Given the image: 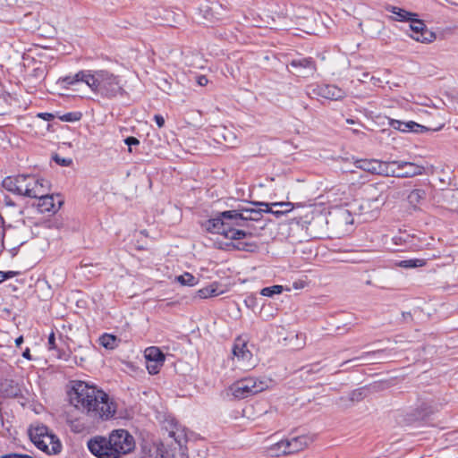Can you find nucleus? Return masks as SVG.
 <instances>
[{"label":"nucleus","mask_w":458,"mask_h":458,"mask_svg":"<svg viewBox=\"0 0 458 458\" xmlns=\"http://www.w3.org/2000/svg\"><path fill=\"white\" fill-rule=\"evenodd\" d=\"M176 281L180 283L182 285L187 286H194L198 284L197 278L192 276L191 273H184L176 277Z\"/></svg>","instance_id":"c756f323"},{"label":"nucleus","mask_w":458,"mask_h":458,"mask_svg":"<svg viewBox=\"0 0 458 458\" xmlns=\"http://www.w3.org/2000/svg\"><path fill=\"white\" fill-rule=\"evenodd\" d=\"M256 205L264 207V211H266V213H271L276 217L290 212L293 208V204L291 202H274L271 204L258 202Z\"/></svg>","instance_id":"dca6fc26"},{"label":"nucleus","mask_w":458,"mask_h":458,"mask_svg":"<svg viewBox=\"0 0 458 458\" xmlns=\"http://www.w3.org/2000/svg\"><path fill=\"white\" fill-rule=\"evenodd\" d=\"M283 292L282 285H273L270 287H265L261 290L260 293L263 296L271 297L275 294H280Z\"/></svg>","instance_id":"7c9ffc66"},{"label":"nucleus","mask_w":458,"mask_h":458,"mask_svg":"<svg viewBox=\"0 0 458 458\" xmlns=\"http://www.w3.org/2000/svg\"><path fill=\"white\" fill-rule=\"evenodd\" d=\"M248 301H249V300H246V301H245V303H246L247 305H248ZM250 301H251V303H253V302L255 301V300H254L253 298H250Z\"/></svg>","instance_id":"09e8293b"},{"label":"nucleus","mask_w":458,"mask_h":458,"mask_svg":"<svg viewBox=\"0 0 458 458\" xmlns=\"http://www.w3.org/2000/svg\"><path fill=\"white\" fill-rule=\"evenodd\" d=\"M31 442L47 454H56L61 452L62 444L58 437L44 425H32L29 428Z\"/></svg>","instance_id":"20e7f679"},{"label":"nucleus","mask_w":458,"mask_h":458,"mask_svg":"<svg viewBox=\"0 0 458 458\" xmlns=\"http://www.w3.org/2000/svg\"><path fill=\"white\" fill-rule=\"evenodd\" d=\"M23 343V337L21 335L18 338L15 339V344L16 346H21V344Z\"/></svg>","instance_id":"c03bdc74"},{"label":"nucleus","mask_w":458,"mask_h":458,"mask_svg":"<svg viewBox=\"0 0 458 458\" xmlns=\"http://www.w3.org/2000/svg\"><path fill=\"white\" fill-rule=\"evenodd\" d=\"M208 78L206 76H199L198 78V83L200 86H205V85L208 84Z\"/></svg>","instance_id":"a19ab883"},{"label":"nucleus","mask_w":458,"mask_h":458,"mask_svg":"<svg viewBox=\"0 0 458 458\" xmlns=\"http://www.w3.org/2000/svg\"><path fill=\"white\" fill-rule=\"evenodd\" d=\"M164 365V362L157 361H148L147 360V369L149 374L156 375L159 372L161 367Z\"/></svg>","instance_id":"2f4dec72"},{"label":"nucleus","mask_w":458,"mask_h":458,"mask_svg":"<svg viewBox=\"0 0 458 458\" xmlns=\"http://www.w3.org/2000/svg\"><path fill=\"white\" fill-rule=\"evenodd\" d=\"M205 228L210 233L222 234L231 240H240L252 235L250 232L233 228L231 219L224 217L223 212L218 216L208 219L205 223Z\"/></svg>","instance_id":"423d86ee"},{"label":"nucleus","mask_w":458,"mask_h":458,"mask_svg":"<svg viewBox=\"0 0 458 458\" xmlns=\"http://www.w3.org/2000/svg\"><path fill=\"white\" fill-rule=\"evenodd\" d=\"M169 436L173 438H174V440L178 443V444H181V439H180V436H176V433L174 431H170L169 432Z\"/></svg>","instance_id":"37998d69"},{"label":"nucleus","mask_w":458,"mask_h":458,"mask_svg":"<svg viewBox=\"0 0 458 458\" xmlns=\"http://www.w3.org/2000/svg\"><path fill=\"white\" fill-rule=\"evenodd\" d=\"M346 122H347L348 123H352H352H354V121H353V120H352V119H347V120H346Z\"/></svg>","instance_id":"8fccbe9b"},{"label":"nucleus","mask_w":458,"mask_h":458,"mask_svg":"<svg viewBox=\"0 0 458 458\" xmlns=\"http://www.w3.org/2000/svg\"><path fill=\"white\" fill-rule=\"evenodd\" d=\"M389 165V172L393 174L389 176L398 178H409L415 175L422 174L424 167L418 165L414 163L404 162V161H391Z\"/></svg>","instance_id":"1a4fd4ad"},{"label":"nucleus","mask_w":458,"mask_h":458,"mask_svg":"<svg viewBox=\"0 0 458 458\" xmlns=\"http://www.w3.org/2000/svg\"><path fill=\"white\" fill-rule=\"evenodd\" d=\"M35 198L38 199V206L41 212H51L56 210L54 196L48 193V189L45 191V194Z\"/></svg>","instance_id":"aec40b11"},{"label":"nucleus","mask_w":458,"mask_h":458,"mask_svg":"<svg viewBox=\"0 0 458 458\" xmlns=\"http://www.w3.org/2000/svg\"><path fill=\"white\" fill-rule=\"evenodd\" d=\"M219 294L216 286L214 284L208 285L207 287H204L202 289H199L197 292V295L200 299H207L213 296H217Z\"/></svg>","instance_id":"c85d7f7f"},{"label":"nucleus","mask_w":458,"mask_h":458,"mask_svg":"<svg viewBox=\"0 0 458 458\" xmlns=\"http://www.w3.org/2000/svg\"><path fill=\"white\" fill-rule=\"evenodd\" d=\"M390 162H384L377 159H360L355 162V166L373 174L389 176L393 173L389 172Z\"/></svg>","instance_id":"9d476101"},{"label":"nucleus","mask_w":458,"mask_h":458,"mask_svg":"<svg viewBox=\"0 0 458 458\" xmlns=\"http://www.w3.org/2000/svg\"><path fill=\"white\" fill-rule=\"evenodd\" d=\"M390 124L394 129L401 131L422 132L428 131L425 126L420 125L413 121L401 122L398 120H392Z\"/></svg>","instance_id":"a211bd4d"},{"label":"nucleus","mask_w":458,"mask_h":458,"mask_svg":"<svg viewBox=\"0 0 458 458\" xmlns=\"http://www.w3.org/2000/svg\"><path fill=\"white\" fill-rule=\"evenodd\" d=\"M267 452L271 456L290 454L286 439H283L276 444L271 445L267 448Z\"/></svg>","instance_id":"4be33fe9"},{"label":"nucleus","mask_w":458,"mask_h":458,"mask_svg":"<svg viewBox=\"0 0 458 458\" xmlns=\"http://www.w3.org/2000/svg\"><path fill=\"white\" fill-rule=\"evenodd\" d=\"M60 81L65 86L84 82L94 93L107 98L123 92L119 77L107 70H83L72 76L64 77Z\"/></svg>","instance_id":"f03ea898"},{"label":"nucleus","mask_w":458,"mask_h":458,"mask_svg":"<svg viewBox=\"0 0 458 458\" xmlns=\"http://www.w3.org/2000/svg\"><path fill=\"white\" fill-rule=\"evenodd\" d=\"M215 137L218 143H223L227 148H235L240 142L236 133L226 127L217 128L215 131Z\"/></svg>","instance_id":"2eb2a0df"},{"label":"nucleus","mask_w":458,"mask_h":458,"mask_svg":"<svg viewBox=\"0 0 458 458\" xmlns=\"http://www.w3.org/2000/svg\"><path fill=\"white\" fill-rule=\"evenodd\" d=\"M361 399H362V394L360 390L353 391L350 395V400L352 402L360 401Z\"/></svg>","instance_id":"4c0bfd02"},{"label":"nucleus","mask_w":458,"mask_h":458,"mask_svg":"<svg viewBox=\"0 0 458 458\" xmlns=\"http://www.w3.org/2000/svg\"><path fill=\"white\" fill-rule=\"evenodd\" d=\"M69 398L76 409L93 419L109 420L117 410L116 403L106 393L83 381L72 382Z\"/></svg>","instance_id":"f257e3e1"},{"label":"nucleus","mask_w":458,"mask_h":458,"mask_svg":"<svg viewBox=\"0 0 458 458\" xmlns=\"http://www.w3.org/2000/svg\"><path fill=\"white\" fill-rule=\"evenodd\" d=\"M236 248H237L238 250H246V249H245V247L241 246V243H238V244L236 245Z\"/></svg>","instance_id":"de8ad7c7"},{"label":"nucleus","mask_w":458,"mask_h":458,"mask_svg":"<svg viewBox=\"0 0 458 458\" xmlns=\"http://www.w3.org/2000/svg\"><path fill=\"white\" fill-rule=\"evenodd\" d=\"M394 265L403 268H415L425 266L426 260L423 259H411L396 261Z\"/></svg>","instance_id":"393cba45"},{"label":"nucleus","mask_w":458,"mask_h":458,"mask_svg":"<svg viewBox=\"0 0 458 458\" xmlns=\"http://www.w3.org/2000/svg\"><path fill=\"white\" fill-rule=\"evenodd\" d=\"M81 117L80 113H67L60 117V119L64 122H76L79 121Z\"/></svg>","instance_id":"72a5a7b5"},{"label":"nucleus","mask_w":458,"mask_h":458,"mask_svg":"<svg viewBox=\"0 0 458 458\" xmlns=\"http://www.w3.org/2000/svg\"><path fill=\"white\" fill-rule=\"evenodd\" d=\"M112 437H95L88 442L89 451L98 458H117L116 454H113L114 447Z\"/></svg>","instance_id":"6e6552de"},{"label":"nucleus","mask_w":458,"mask_h":458,"mask_svg":"<svg viewBox=\"0 0 458 458\" xmlns=\"http://www.w3.org/2000/svg\"><path fill=\"white\" fill-rule=\"evenodd\" d=\"M257 203L258 202L253 203V206H255V208H252L251 218L250 219V221L260 220L262 218V214L265 212L264 211L265 208L257 206L256 205Z\"/></svg>","instance_id":"473e14b6"},{"label":"nucleus","mask_w":458,"mask_h":458,"mask_svg":"<svg viewBox=\"0 0 458 458\" xmlns=\"http://www.w3.org/2000/svg\"><path fill=\"white\" fill-rule=\"evenodd\" d=\"M383 354V351H375V352H368L363 353L360 357L354 358L352 360L344 361L342 366L347 362L351 361H359L360 360H364L369 363H376L377 360Z\"/></svg>","instance_id":"a878e982"},{"label":"nucleus","mask_w":458,"mask_h":458,"mask_svg":"<svg viewBox=\"0 0 458 458\" xmlns=\"http://www.w3.org/2000/svg\"><path fill=\"white\" fill-rule=\"evenodd\" d=\"M233 358L237 360L238 363L246 368L250 369L254 366L252 360V353L247 349L246 343L238 338L235 340L233 347Z\"/></svg>","instance_id":"f8f14e48"},{"label":"nucleus","mask_w":458,"mask_h":458,"mask_svg":"<svg viewBox=\"0 0 458 458\" xmlns=\"http://www.w3.org/2000/svg\"><path fill=\"white\" fill-rule=\"evenodd\" d=\"M371 80H372V81H379V79L375 80V79H374V77H371Z\"/></svg>","instance_id":"3c124183"},{"label":"nucleus","mask_w":458,"mask_h":458,"mask_svg":"<svg viewBox=\"0 0 458 458\" xmlns=\"http://www.w3.org/2000/svg\"><path fill=\"white\" fill-rule=\"evenodd\" d=\"M410 30L411 38L420 43H431L436 39V34L427 29L426 25L420 20L411 18Z\"/></svg>","instance_id":"9b49d317"},{"label":"nucleus","mask_w":458,"mask_h":458,"mask_svg":"<svg viewBox=\"0 0 458 458\" xmlns=\"http://www.w3.org/2000/svg\"><path fill=\"white\" fill-rule=\"evenodd\" d=\"M310 94H313L318 97H322L324 98L335 101L341 100L346 96L345 91L335 85L313 86L311 89V92H310Z\"/></svg>","instance_id":"ddd939ff"},{"label":"nucleus","mask_w":458,"mask_h":458,"mask_svg":"<svg viewBox=\"0 0 458 458\" xmlns=\"http://www.w3.org/2000/svg\"><path fill=\"white\" fill-rule=\"evenodd\" d=\"M389 12L394 14V20L398 21H404L411 20V17L415 14L409 13L403 9L395 6H389L386 8Z\"/></svg>","instance_id":"b1692460"},{"label":"nucleus","mask_w":458,"mask_h":458,"mask_svg":"<svg viewBox=\"0 0 458 458\" xmlns=\"http://www.w3.org/2000/svg\"><path fill=\"white\" fill-rule=\"evenodd\" d=\"M119 342L120 340L115 335L109 334H104L99 338L100 344L109 350L114 349Z\"/></svg>","instance_id":"bb28decb"},{"label":"nucleus","mask_w":458,"mask_h":458,"mask_svg":"<svg viewBox=\"0 0 458 458\" xmlns=\"http://www.w3.org/2000/svg\"><path fill=\"white\" fill-rule=\"evenodd\" d=\"M290 65L297 69L301 76L312 75L316 71V65L311 58L293 59Z\"/></svg>","instance_id":"f3484780"},{"label":"nucleus","mask_w":458,"mask_h":458,"mask_svg":"<svg viewBox=\"0 0 458 458\" xmlns=\"http://www.w3.org/2000/svg\"><path fill=\"white\" fill-rule=\"evenodd\" d=\"M146 360L165 362V355L158 347H148L144 352Z\"/></svg>","instance_id":"5701e85b"},{"label":"nucleus","mask_w":458,"mask_h":458,"mask_svg":"<svg viewBox=\"0 0 458 458\" xmlns=\"http://www.w3.org/2000/svg\"><path fill=\"white\" fill-rule=\"evenodd\" d=\"M114 447V453L117 458L131 453L135 448L134 437L125 429H114L110 433Z\"/></svg>","instance_id":"0eeeda50"},{"label":"nucleus","mask_w":458,"mask_h":458,"mask_svg":"<svg viewBox=\"0 0 458 458\" xmlns=\"http://www.w3.org/2000/svg\"><path fill=\"white\" fill-rule=\"evenodd\" d=\"M3 186L11 192L33 198L45 194L48 182L33 175L20 174L4 178Z\"/></svg>","instance_id":"7ed1b4c3"},{"label":"nucleus","mask_w":458,"mask_h":458,"mask_svg":"<svg viewBox=\"0 0 458 458\" xmlns=\"http://www.w3.org/2000/svg\"><path fill=\"white\" fill-rule=\"evenodd\" d=\"M5 274H7V278H11V277L14 276L15 272L9 271V272H5Z\"/></svg>","instance_id":"49530a36"},{"label":"nucleus","mask_w":458,"mask_h":458,"mask_svg":"<svg viewBox=\"0 0 458 458\" xmlns=\"http://www.w3.org/2000/svg\"><path fill=\"white\" fill-rule=\"evenodd\" d=\"M425 198V191L421 189H415L407 197L409 203L416 207Z\"/></svg>","instance_id":"cd10ccee"},{"label":"nucleus","mask_w":458,"mask_h":458,"mask_svg":"<svg viewBox=\"0 0 458 458\" xmlns=\"http://www.w3.org/2000/svg\"><path fill=\"white\" fill-rule=\"evenodd\" d=\"M38 116L46 121H51L52 119H54V114L50 113H40L38 114Z\"/></svg>","instance_id":"ea45409f"},{"label":"nucleus","mask_w":458,"mask_h":458,"mask_svg":"<svg viewBox=\"0 0 458 458\" xmlns=\"http://www.w3.org/2000/svg\"><path fill=\"white\" fill-rule=\"evenodd\" d=\"M53 159L55 161L56 164L62 165V166H68L72 164V159L71 158H64V157H59L58 155H55Z\"/></svg>","instance_id":"f704fd0d"},{"label":"nucleus","mask_w":458,"mask_h":458,"mask_svg":"<svg viewBox=\"0 0 458 458\" xmlns=\"http://www.w3.org/2000/svg\"><path fill=\"white\" fill-rule=\"evenodd\" d=\"M7 279V274L5 272L0 271V283Z\"/></svg>","instance_id":"a18cd8bd"},{"label":"nucleus","mask_w":458,"mask_h":458,"mask_svg":"<svg viewBox=\"0 0 458 458\" xmlns=\"http://www.w3.org/2000/svg\"><path fill=\"white\" fill-rule=\"evenodd\" d=\"M125 144L129 146V150L131 151V147L132 145H139L140 144V141L138 139L134 138V137H128L125 139Z\"/></svg>","instance_id":"e433bc0d"},{"label":"nucleus","mask_w":458,"mask_h":458,"mask_svg":"<svg viewBox=\"0 0 458 458\" xmlns=\"http://www.w3.org/2000/svg\"><path fill=\"white\" fill-rule=\"evenodd\" d=\"M290 454H294L306 448L311 442L308 436H299L286 439Z\"/></svg>","instance_id":"6ab92c4d"},{"label":"nucleus","mask_w":458,"mask_h":458,"mask_svg":"<svg viewBox=\"0 0 458 458\" xmlns=\"http://www.w3.org/2000/svg\"><path fill=\"white\" fill-rule=\"evenodd\" d=\"M0 393L5 397L13 398L21 394V389L14 381L4 380L0 384Z\"/></svg>","instance_id":"412c9836"},{"label":"nucleus","mask_w":458,"mask_h":458,"mask_svg":"<svg viewBox=\"0 0 458 458\" xmlns=\"http://www.w3.org/2000/svg\"><path fill=\"white\" fill-rule=\"evenodd\" d=\"M22 357H24L25 359H27L29 360H32L31 355H30V351L29 348H26L24 350V352H22Z\"/></svg>","instance_id":"79ce46f5"},{"label":"nucleus","mask_w":458,"mask_h":458,"mask_svg":"<svg viewBox=\"0 0 458 458\" xmlns=\"http://www.w3.org/2000/svg\"><path fill=\"white\" fill-rule=\"evenodd\" d=\"M154 120L159 128H162L165 125V119L162 115L155 114Z\"/></svg>","instance_id":"58836bf2"},{"label":"nucleus","mask_w":458,"mask_h":458,"mask_svg":"<svg viewBox=\"0 0 458 458\" xmlns=\"http://www.w3.org/2000/svg\"><path fill=\"white\" fill-rule=\"evenodd\" d=\"M253 208L242 207L233 210L223 212V216L231 219L233 226H245L246 223L251 218Z\"/></svg>","instance_id":"4468645a"},{"label":"nucleus","mask_w":458,"mask_h":458,"mask_svg":"<svg viewBox=\"0 0 458 458\" xmlns=\"http://www.w3.org/2000/svg\"><path fill=\"white\" fill-rule=\"evenodd\" d=\"M272 380L267 378L244 377L231 385L228 394L236 399H244L263 392L270 386Z\"/></svg>","instance_id":"39448f33"},{"label":"nucleus","mask_w":458,"mask_h":458,"mask_svg":"<svg viewBox=\"0 0 458 458\" xmlns=\"http://www.w3.org/2000/svg\"><path fill=\"white\" fill-rule=\"evenodd\" d=\"M47 347L49 350H55L57 348V345L55 343V335L54 332H52L48 336Z\"/></svg>","instance_id":"c9c22d12"}]
</instances>
